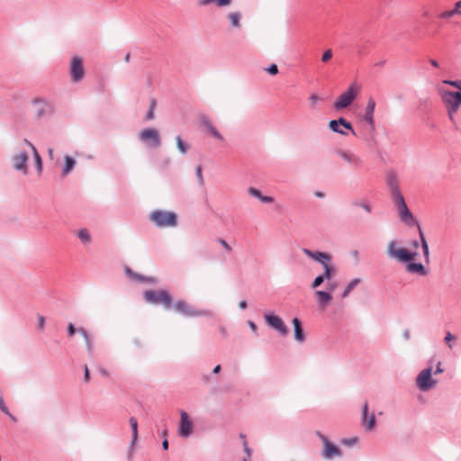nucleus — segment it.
<instances>
[{"instance_id": "obj_1", "label": "nucleus", "mask_w": 461, "mask_h": 461, "mask_svg": "<svg viewBox=\"0 0 461 461\" xmlns=\"http://www.w3.org/2000/svg\"><path fill=\"white\" fill-rule=\"evenodd\" d=\"M437 90L449 119L454 122V116L461 105V81L444 80L438 85Z\"/></svg>"}, {"instance_id": "obj_2", "label": "nucleus", "mask_w": 461, "mask_h": 461, "mask_svg": "<svg viewBox=\"0 0 461 461\" xmlns=\"http://www.w3.org/2000/svg\"><path fill=\"white\" fill-rule=\"evenodd\" d=\"M386 184L389 188L391 199L398 210L401 220L409 226L417 224L400 191L399 181L395 173L391 172L387 175Z\"/></svg>"}, {"instance_id": "obj_3", "label": "nucleus", "mask_w": 461, "mask_h": 461, "mask_svg": "<svg viewBox=\"0 0 461 461\" xmlns=\"http://www.w3.org/2000/svg\"><path fill=\"white\" fill-rule=\"evenodd\" d=\"M387 254L390 258H394L401 262H408L406 270L409 273L418 274L420 276H426L427 270L420 263L411 262L417 257V252L408 250L405 248L400 247L396 240H391L387 245Z\"/></svg>"}, {"instance_id": "obj_4", "label": "nucleus", "mask_w": 461, "mask_h": 461, "mask_svg": "<svg viewBox=\"0 0 461 461\" xmlns=\"http://www.w3.org/2000/svg\"><path fill=\"white\" fill-rule=\"evenodd\" d=\"M149 220L159 228L175 227L177 224V215L173 212L154 211L149 214Z\"/></svg>"}, {"instance_id": "obj_5", "label": "nucleus", "mask_w": 461, "mask_h": 461, "mask_svg": "<svg viewBox=\"0 0 461 461\" xmlns=\"http://www.w3.org/2000/svg\"><path fill=\"white\" fill-rule=\"evenodd\" d=\"M361 90V86L354 82L347 91L343 92L335 101L333 106L336 110H341L349 106Z\"/></svg>"}, {"instance_id": "obj_6", "label": "nucleus", "mask_w": 461, "mask_h": 461, "mask_svg": "<svg viewBox=\"0 0 461 461\" xmlns=\"http://www.w3.org/2000/svg\"><path fill=\"white\" fill-rule=\"evenodd\" d=\"M144 298L150 303H160L165 308H169L172 305V297L166 290H147L144 292Z\"/></svg>"}, {"instance_id": "obj_7", "label": "nucleus", "mask_w": 461, "mask_h": 461, "mask_svg": "<svg viewBox=\"0 0 461 461\" xmlns=\"http://www.w3.org/2000/svg\"><path fill=\"white\" fill-rule=\"evenodd\" d=\"M29 152L30 150L28 148L23 144V141L20 144V149L18 152L13 156L12 161H13V167L16 170L23 171L24 175L27 174L28 168H27V161L29 158Z\"/></svg>"}, {"instance_id": "obj_8", "label": "nucleus", "mask_w": 461, "mask_h": 461, "mask_svg": "<svg viewBox=\"0 0 461 461\" xmlns=\"http://www.w3.org/2000/svg\"><path fill=\"white\" fill-rule=\"evenodd\" d=\"M416 383L421 391L432 389L437 384V380L432 377V367L429 366L420 371L417 376Z\"/></svg>"}, {"instance_id": "obj_9", "label": "nucleus", "mask_w": 461, "mask_h": 461, "mask_svg": "<svg viewBox=\"0 0 461 461\" xmlns=\"http://www.w3.org/2000/svg\"><path fill=\"white\" fill-rule=\"evenodd\" d=\"M140 140L149 147L158 148L161 144L160 135L157 129L147 128L139 133Z\"/></svg>"}, {"instance_id": "obj_10", "label": "nucleus", "mask_w": 461, "mask_h": 461, "mask_svg": "<svg viewBox=\"0 0 461 461\" xmlns=\"http://www.w3.org/2000/svg\"><path fill=\"white\" fill-rule=\"evenodd\" d=\"M316 434L323 443L322 456L325 459H331L341 455L340 449L337 446L333 445L326 436L319 431H317Z\"/></svg>"}, {"instance_id": "obj_11", "label": "nucleus", "mask_w": 461, "mask_h": 461, "mask_svg": "<svg viewBox=\"0 0 461 461\" xmlns=\"http://www.w3.org/2000/svg\"><path fill=\"white\" fill-rule=\"evenodd\" d=\"M173 308L176 312L187 317H197L205 314L204 312L193 308L188 303L179 300L174 303Z\"/></svg>"}, {"instance_id": "obj_12", "label": "nucleus", "mask_w": 461, "mask_h": 461, "mask_svg": "<svg viewBox=\"0 0 461 461\" xmlns=\"http://www.w3.org/2000/svg\"><path fill=\"white\" fill-rule=\"evenodd\" d=\"M70 75L73 82L80 81L85 76L83 60L79 57H73L70 63Z\"/></svg>"}, {"instance_id": "obj_13", "label": "nucleus", "mask_w": 461, "mask_h": 461, "mask_svg": "<svg viewBox=\"0 0 461 461\" xmlns=\"http://www.w3.org/2000/svg\"><path fill=\"white\" fill-rule=\"evenodd\" d=\"M264 318L266 323L279 331L281 335H287L288 329L284 321L279 316L274 314H265Z\"/></svg>"}, {"instance_id": "obj_14", "label": "nucleus", "mask_w": 461, "mask_h": 461, "mask_svg": "<svg viewBox=\"0 0 461 461\" xmlns=\"http://www.w3.org/2000/svg\"><path fill=\"white\" fill-rule=\"evenodd\" d=\"M193 432V422L189 415L185 411H180V422L178 427V433L181 437L186 438Z\"/></svg>"}, {"instance_id": "obj_15", "label": "nucleus", "mask_w": 461, "mask_h": 461, "mask_svg": "<svg viewBox=\"0 0 461 461\" xmlns=\"http://www.w3.org/2000/svg\"><path fill=\"white\" fill-rule=\"evenodd\" d=\"M339 126H343L345 129L351 131L352 134L357 136V133L353 130L351 123L344 118L332 120L329 122V127L332 131L339 133L344 136L348 135V133L344 131L341 128H339Z\"/></svg>"}, {"instance_id": "obj_16", "label": "nucleus", "mask_w": 461, "mask_h": 461, "mask_svg": "<svg viewBox=\"0 0 461 461\" xmlns=\"http://www.w3.org/2000/svg\"><path fill=\"white\" fill-rule=\"evenodd\" d=\"M200 125L203 126L213 138L220 141H223L224 138L223 136L219 132V131L216 129V127L213 126L210 119L205 116L202 115L199 118Z\"/></svg>"}, {"instance_id": "obj_17", "label": "nucleus", "mask_w": 461, "mask_h": 461, "mask_svg": "<svg viewBox=\"0 0 461 461\" xmlns=\"http://www.w3.org/2000/svg\"><path fill=\"white\" fill-rule=\"evenodd\" d=\"M303 252L312 259L321 263V265L326 264L327 262L331 261V256L326 252L321 251H312L308 249H303Z\"/></svg>"}, {"instance_id": "obj_18", "label": "nucleus", "mask_w": 461, "mask_h": 461, "mask_svg": "<svg viewBox=\"0 0 461 461\" xmlns=\"http://www.w3.org/2000/svg\"><path fill=\"white\" fill-rule=\"evenodd\" d=\"M375 417L373 413L368 416V405L366 402L363 406L362 424L366 430L371 431L375 429Z\"/></svg>"}, {"instance_id": "obj_19", "label": "nucleus", "mask_w": 461, "mask_h": 461, "mask_svg": "<svg viewBox=\"0 0 461 461\" xmlns=\"http://www.w3.org/2000/svg\"><path fill=\"white\" fill-rule=\"evenodd\" d=\"M375 108V100L370 97L367 101V104L366 107V112L364 114V121L366 122L372 129L375 128V120H374V112Z\"/></svg>"}, {"instance_id": "obj_20", "label": "nucleus", "mask_w": 461, "mask_h": 461, "mask_svg": "<svg viewBox=\"0 0 461 461\" xmlns=\"http://www.w3.org/2000/svg\"><path fill=\"white\" fill-rule=\"evenodd\" d=\"M338 154L349 165L358 167L362 164V159L357 154L347 151V150H339Z\"/></svg>"}, {"instance_id": "obj_21", "label": "nucleus", "mask_w": 461, "mask_h": 461, "mask_svg": "<svg viewBox=\"0 0 461 461\" xmlns=\"http://www.w3.org/2000/svg\"><path fill=\"white\" fill-rule=\"evenodd\" d=\"M317 301L321 308H325L332 300V294L328 291L318 290L315 292Z\"/></svg>"}, {"instance_id": "obj_22", "label": "nucleus", "mask_w": 461, "mask_h": 461, "mask_svg": "<svg viewBox=\"0 0 461 461\" xmlns=\"http://www.w3.org/2000/svg\"><path fill=\"white\" fill-rule=\"evenodd\" d=\"M293 325L294 329V339L298 342H303L305 339V335L302 328V323L298 318L293 319Z\"/></svg>"}, {"instance_id": "obj_23", "label": "nucleus", "mask_w": 461, "mask_h": 461, "mask_svg": "<svg viewBox=\"0 0 461 461\" xmlns=\"http://www.w3.org/2000/svg\"><path fill=\"white\" fill-rule=\"evenodd\" d=\"M23 144L28 148V149L33 154L34 160L36 163V167L38 171H41L42 169V161L40 154L38 153L35 147L27 140H23Z\"/></svg>"}, {"instance_id": "obj_24", "label": "nucleus", "mask_w": 461, "mask_h": 461, "mask_svg": "<svg viewBox=\"0 0 461 461\" xmlns=\"http://www.w3.org/2000/svg\"><path fill=\"white\" fill-rule=\"evenodd\" d=\"M248 193L251 196H254V197L258 198V200H260L262 203H270L274 202V198L272 196L263 195L261 194V192L258 189L255 188V187H249L248 188Z\"/></svg>"}, {"instance_id": "obj_25", "label": "nucleus", "mask_w": 461, "mask_h": 461, "mask_svg": "<svg viewBox=\"0 0 461 461\" xmlns=\"http://www.w3.org/2000/svg\"><path fill=\"white\" fill-rule=\"evenodd\" d=\"M322 267H323V273L321 274V276H323V278L325 280H330L336 275V272H337L335 266L332 265L330 261V262H327L326 264L322 265Z\"/></svg>"}, {"instance_id": "obj_26", "label": "nucleus", "mask_w": 461, "mask_h": 461, "mask_svg": "<svg viewBox=\"0 0 461 461\" xmlns=\"http://www.w3.org/2000/svg\"><path fill=\"white\" fill-rule=\"evenodd\" d=\"M418 229H419V233H420V241H421V246H422V249H423V254H424V258H425V261L427 263L429 262V245H428V242L425 239V236L423 234V231L421 230V228L420 226H418Z\"/></svg>"}, {"instance_id": "obj_27", "label": "nucleus", "mask_w": 461, "mask_h": 461, "mask_svg": "<svg viewBox=\"0 0 461 461\" xmlns=\"http://www.w3.org/2000/svg\"><path fill=\"white\" fill-rule=\"evenodd\" d=\"M76 165V160L69 157L65 156V165L63 167L62 175L65 176L69 174Z\"/></svg>"}, {"instance_id": "obj_28", "label": "nucleus", "mask_w": 461, "mask_h": 461, "mask_svg": "<svg viewBox=\"0 0 461 461\" xmlns=\"http://www.w3.org/2000/svg\"><path fill=\"white\" fill-rule=\"evenodd\" d=\"M228 19L233 27L239 28L240 26L241 15L238 12H231L228 14Z\"/></svg>"}, {"instance_id": "obj_29", "label": "nucleus", "mask_w": 461, "mask_h": 461, "mask_svg": "<svg viewBox=\"0 0 461 461\" xmlns=\"http://www.w3.org/2000/svg\"><path fill=\"white\" fill-rule=\"evenodd\" d=\"M129 423H130L131 429L132 430L131 444L134 445L138 439V421H137L136 418L131 417L129 420Z\"/></svg>"}, {"instance_id": "obj_30", "label": "nucleus", "mask_w": 461, "mask_h": 461, "mask_svg": "<svg viewBox=\"0 0 461 461\" xmlns=\"http://www.w3.org/2000/svg\"><path fill=\"white\" fill-rule=\"evenodd\" d=\"M77 237L80 239V240L86 244L90 243L91 241V235L86 229H81L77 232Z\"/></svg>"}, {"instance_id": "obj_31", "label": "nucleus", "mask_w": 461, "mask_h": 461, "mask_svg": "<svg viewBox=\"0 0 461 461\" xmlns=\"http://www.w3.org/2000/svg\"><path fill=\"white\" fill-rule=\"evenodd\" d=\"M176 142L178 150L182 154H185L188 149V145L182 140L180 136L176 137Z\"/></svg>"}, {"instance_id": "obj_32", "label": "nucleus", "mask_w": 461, "mask_h": 461, "mask_svg": "<svg viewBox=\"0 0 461 461\" xmlns=\"http://www.w3.org/2000/svg\"><path fill=\"white\" fill-rule=\"evenodd\" d=\"M358 279L352 280L342 293V297H347L349 294V293L353 290V288L358 284Z\"/></svg>"}, {"instance_id": "obj_33", "label": "nucleus", "mask_w": 461, "mask_h": 461, "mask_svg": "<svg viewBox=\"0 0 461 461\" xmlns=\"http://www.w3.org/2000/svg\"><path fill=\"white\" fill-rule=\"evenodd\" d=\"M77 330L84 337L86 346H87V349L90 350L91 349V342H90V338L87 334V331L84 328H79Z\"/></svg>"}, {"instance_id": "obj_34", "label": "nucleus", "mask_w": 461, "mask_h": 461, "mask_svg": "<svg viewBox=\"0 0 461 461\" xmlns=\"http://www.w3.org/2000/svg\"><path fill=\"white\" fill-rule=\"evenodd\" d=\"M324 278L321 275L318 276L317 277H315V279L312 281V283L311 284V288L315 290L317 287H319L323 282H324Z\"/></svg>"}, {"instance_id": "obj_35", "label": "nucleus", "mask_w": 461, "mask_h": 461, "mask_svg": "<svg viewBox=\"0 0 461 461\" xmlns=\"http://www.w3.org/2000/svg\"><path fill=\"white\" fill-rule=\"evenodd\" d=\"M125 271H126V274L128 276L131 277V278H134L136 280H139V281H144L146 280L145 277L140 276V275H136L132 272V270H131L129 267H126L125 268Z\"/></svg>"}, {"instance_id": "obj_36", "label": "nucleus", "mask_w": 461, "mask_h": 461, "mask_svg": "<svg viewBox=\"0 0 461 461\" xmlns=\"http://www.w3.org/2000/svg\"><path fill=\"white\" fill-rule=\"evenodd\" d=\"M231 3L232 0H214V5L219 8L229 6Z\"/></svg>"}, {"instance_id": "obj_37", "label": "nucleus", "mask_w": 461, "mask_h": 461, "mask_svg": "<svg viewBox=\"0 0 461 461\" xmlns=\"http://www.w3.org/2000/svg\"><path fill=\"white\" fill-rule=\"evenodd\" d=\"M0 409L3 412H5V414H7L8 416H10L14 420H15V418L10 414L7 407L5 406V402H4V400L3 398H0Z\"/></svg>"}, {"instance_id": "obj_38", "label": "nucleus", "mask_w": 461, "mask_h": 461, "mask_svg": "<svg viewBox=\"0 0 461 461\" xmlns=\"http://www.w3.org/2000/svg\"><path fill=\"white\" fill-rule=\"evenodd\" d=\"M332 58V50H327L323 54H322V57H321V60L322 62H328L330 59Z\"/></svg>"}, {"instance_id": "obj_39", "label": "nucleus", "mask_w": 461, "mask_h": 461, "mask_svg": "<svg viewBox=\"0 0 461 461\" xmlns=\"http://www.w3.org/2000/svg\"><path fill=\"white\" fill-rule=\"evenodd\" d=\"M321 100V97L317 94H312L309 97L311 105L313 107Z\"/></svg>"}, {"instance_id": "obj_40", "label": "nucleus", "mask_w": 461, "mask_h": 461, "mask_svg": "<svg viewBox=\"0 0 461 461\" xmlns=\"http://www.w3.org/2000/svg\"><path fill=\"white\" fill-rule=\"evenodd\" d=\"M455 14L453 10L444 11L439 14V17L441 19H449L450 17L454 16Z\"/></svg>"}, {"instance_id": "obj_41", "label": "nucleus", "mask_w": 461, "mask_h": 461, "mask_svg": "<svg viewBox=\"0 0 461 461\" xmlns=\"http://www.w3.org/2000/svg\"><path fill=\"white\" fill-rule=\"evenodd\" d=\"M195 173L197 176V178L199 180L200 185H203V171L201 167H197L195 169Z\"/></svg>"}, {"instance_id": "obj_42", "label": "nucleus", "mask_w": 461, "mask_h": 461, "mask_svg": "<svg viewBox=\"0 0 461 461\" xmlns=\"http://www.w3.org/2000/svg\"><path fill=\"white\" fill-rule=\"evenodd\" d=\"M267 71L270 74V75H276L278 73V68L276 64H272L270 65L269 68H267Z\"/></svg>"}, {"instance_id": "obj_43", "label": "nucleus", "mask_w": 461, "mask_h": 461, "mask_svg": "<svg viewBox=\"0 0 461 461\" xmlns=\"http://www.w3.org/2000/svg\"><path fill=\"white\" fill-rule=\"evenodd\" d=\"M456 339V337L453 336L450 332H447L446 337L444 339L445 342L448 344V348H452V345L449 344L451 340Z\"/></svg>"}, {"instance_id": "obj_44", "label": "nucleus", "mask_w": 461, "mask_h": 461, "mask_svg": "<svg viewBox=\"0 0 461 461\" xmlns=\"http://www.w3.org/2000/svg\"><path fill=\"white\" fill-rule=\"evenodd\" d=\"M455 15H461V0L455 4L454 9H452Z\"/></svg>"}, {"instance_id": "obj_45", "label": "nucleus", "mask_w": 461, "mask_h": 461, "mask_svg": "<svg viewBox=\"0 0 461 461\" xmlns=\"http://www.w3.org/2000/svg\"><path fill=\"white\" fill-rule=\"evenodd\" d=\"M219 243L227 250L231 251V247L227 243V241L223 239H219Z\"/></svg>"}, {"instance_id": "obj_46", "label": "nucleus", "mask_w": 461, "mask_h": 461, "mask_svg": "<svg viewBox=\"0 0 461 461\" xmlns=\"http://www.w3.org/2000/svg\"><path fill=\"white\" fill-rule=\"evenodd\" d=\"M197 4L200 6H207L209 5L214 4V0H198Z\"/></svg>"}, {"instance_id": "obj_47", "label": "nucleus", "mask_w": 461, "mask_h": 461, "mask_svg": "<svg viewBox=\"0 0 461 461\" xmlns=\"http://www.w3.org/2000/svg\"><path fill=\"white\" fill-rule=\"evenodd\" d=\"M84 379H85L86 383H88L90 380L89 369H88L87 366H85V368H84Z\"/></svg>"}, {"instance_id": "obj_48", "label": "nucleus", "mask_w": 461, "mask_h": 461, "mask_svg": "<svg viewBox=\"0 0 461 461\" xmlns=\"http://www.w3.org/2000/svg\"><path fill=\"white\" fill-rule=\"evenodd\" d=\"M45 324V318L43 316L38 317V325L40 330H43Z\"/></svg>"}, {"instance_id": "obj_49", "label": "nucleus", "mask_w": 461, "mask_h": 461, "mask_svg": "<svg viewBox=\"0 0 461 461\" xmlns=\"http://www.w3.org/2000/svg\"><path fill=\"white\" fill-rule=\"evenodd\" d=\"M154 111H155V110H153V109H150V108L149 109V111H148V113H147V114H146V119H147V120H152V119H154V116H155V114H154Z\"/></svg>"}, {"instance_id": "obj_50", "label": "nucleus", "mask_w": 461, "mask_h": 461, "mask_svg": "<svg viewBox=\"0 0 461 461\" xmlns=\"http://www.w3.org/2000/svg\"><path fill=\"white\" fill-rule=\"evenodd\" d=\"M243 447H244V451L246 452V454L248 455V456L249 457L251 456V450L250 448L248 447V443H247V440H244L243 442Z\"/></svg>"}, {"instance_id": "obj_51", "label": "nucleus", "mask_w": 461, "mask_h": 461, "mask_svg": "<svg viewBox=\"0 0 461 461\" xmlns=\"http://www.w3.org/2000/svg\"><path fill=\"white\" fill-rule=\"evenodd\" d=\"M68 331L69 336H73L76 332V329L72 323L68 324Z\"/></svg>"}, {"instance_id": "obj_52", "label": "nucleus", "mask_w": 461, "mask_h": 461, "mask_svg": "<svg viewBox=\"0 0 461 461\" xmlns=\"http://www.w3.org/2000/svg\"><path fill=\"white\" fill-rule=\"evenodd\" d=\"M337 288V284L336 283H330L328 285V292H330V294L335 291Z\"/></svg>"}, {"instance_id": "obj_53", "label": "nucleus", "mask_w": 461, "mask_h": 461, "mask_svg": "<svg viewBox=\"0 0 461 461\" xmlns=\"http://www.w3.org/2000/svg\"><path fill=\"white\" fill-rule=\"evenodd\" d=\"M441 362H438V365H437V368H436V371H435V374H441L443 373V368L441 367Z\"/></svg>"}, {"instance_id": "obj_54", "label": "nucleus", "mask_w": 461, "mask_h": 461, "mask_svg": "<svg viewBox=\"0 0 461 461\" xmlns=\"http://www.w3.org/2000/svg\"><path fill=\"white\" fill-rule=\"evenodd\" d=\"M249 325L253 332L257 331V326L253 321H249Z\"/></svg>"}, {"instance_id": "obj_55", "label": "nucleus", "mask_w": 461, "mask_h": 461, "mask_svg": "<svg viewBox=\"0 0 461 461\" xmlns=\"http://www.w3.org/2000/svg\"><path fill=\"white\" fill-rule=\"evenodd\" d=\"M162 447L163 449L167 450L168 448V441L167 438H165L162 442Z\"/></svg>"}, {"instance_id": "obj_56", "label": "nucleus", "mask_w": 461, "mask_h": 461, "mask_svg": "<svg viewBox=\"0 0 461 461\" xmlns=\"http://www.w3.org/2000/svg\"><path fill=\"white\" fill-rule=\"evenodd\" d=\"M156 105H157V102H156V100H155V99H152V100L150 101L149 108H150V109L155 110Z\"/></svg>"}, {"instance_id": "obj_57", "label": "nucleus", "mask_w": 461, "mask_h": 461, "mask_svg": "<svg viewBox=\"0 0 461 461\" xmlns=\"http://www.w3.org/2000/svg\"><path fill=\"white\" fill-rule=\"evenodd\" d=\"M240 308L245 309L247 307V303L245 301H241L239 303Z\"/></svg>"}, {"instance_id": "obj_58", "label": "nucleus", "mask_w": 461, "mask_h": 461, "mask_svg": "<svg viewBox=\"0 0 461 461\" xmlns=\"http://www.w3.org/2000/svg\"><path fill=\"white\" fill-rule=\"evenodd\" d=\"M362 207L367 212H371V207L370 205L365 203L362 205Z\"/></svg>"}, {"instance_id": "obj_59", "label": "nucleus", "mask_w": 461, "mask_h": 461, "mask_svg": "<svg viewBox=\"0 0 461 461\" xmlns=\"http://www.w3.org/2000/svg\"><path fill=\"white\" fill-rule=\"evenodd\" d=\"M411 245L412 248L416 249V248L419 247V241L418 240H413V241H411Z\"/></svg>"}, {"instance_id": "obj_60", "label": "nucleus", "mask_w": 461, "mask_h": 461, "mask_svg": "<svg viewBox=\"0 0 461 461\" xmlns=\"http://www.w3.org/2000/svg\"><path fill=\"white\" fill-rule=\"evenodd\" d=\"M221 371V366L218 365L213 368V373L218 374Z\"/></svg>"}, {"instance_id": "obj_61", "label": "nucleus", "mask_w": 461, "mask_h": 461, "mask_svg": "<svg viewBox=\"0 0 461 461\" xmlns=\"http://www.w3.org/2000/svg\"><path fill=\"white\" fill-rule=\"evenodd\" d=\"M430 64L435 67V68H438V63L435 60V59H430Z\"/></svg>"}, {"instance_id": "obj_62", "label": "nucleus", "mask_w": 461, "mask_h": 461, "mask_svg": "<svg viewBox=\"0 0 461 461\" xmlns=\"http://www.w3.org/2000/svg\"><path fill=\"white\" fill-rule=\"evenodd\" d=\"M100 373L104 375V376H107L109 375L108 371L105 370V369H100Z\"/></svg>"}, {"instance_id": "obj_63", "label": "nucleus", "mask_w": 461, "mask_h": 461, "mask_svg": "<svg viewBox=\"0 0 461 461\" xmlns=\"http://www.w3.org/2000/svg\"><path fill=\"white\" fill-rule=\"evenodd\" d=\"M357 441V438H351L349 441H348V444H354ZM345 443H348V441H345Z\"/></svg>"}, {"instance_id": "obj_64", "label": "nucleus", "mask_w": 461, "mask_h": 461, "mask_svg": "<svg viewBox=\"0 0 461 461\" xmlns=\"http://www.w3.org/2000/svg\"><path fill=\"white\" fill-rule=\"evenodd\" d=\"M403 337H404L405 339H409V337H410V333H409V331H408V330H405V331L403 332Z\"/></svg>"}]
</instances>
